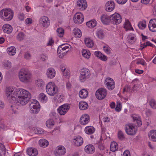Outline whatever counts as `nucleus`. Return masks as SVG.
Listing matches in <instances>:
<instances>
[{
	"mask_svg": "<svg viewBox=\"0 0 156 156\" xmlns=\"http://www.w3.org/2000/svg\"><path fill=\"white\" fill-rule=\"evenodd\" d=\"M16 103L19 106H23L27 104L31 98L30 93L23 89H18L16 90Z\"/></svg>",
	"mask_w": 156,
	"mask_h": 156,
	"instance_id": "f257e3e1",
	"label": "nucleus"
},
{
	"mask_svg": "<svg viewBox=\"0 0 156 156\" xmlns=\"http://www.w3.org/2000/svg\"><path fill=\"white\" fill-rule=\"evenodd\" d=\"M31 74L29 70L27 68H23L19 73V78L20 81L25 83L30 82Z\"/></svg>",
	"mask_w": 156,
	"mask_h": 156,
	"instance_id": "f03ea898",
	"label": "nucleus"
},
{
	"mask_svg": "<svg viewBox=\"0 0 156 156\" xmlns=\"http://www.w3.org/2000/svg\"><path fill=\"white\" fill-rule=\"evenodd\" d=\"M13 16V12L10 9H5L0 11L1 18L6 21L11 20Z\"/></svg>",
	"mask_w": 156,
	"mask_h": 156,
	"instance_id": "7ed1b4c3",
	"label": "nucleus"
},
{
	"mask_svg": "<svg viewBox=\"0 0 156 156\" xmlns=\"http://www.w3.org/2000/svg\"><path fill=\"white\" fill-rule=\"evenodd\" d=\"M46 90L47 94L50 96H54L58 92V89L53 82H49L47 84Z\"/></svg>",
	"mask_w": 156,
	"mask_h": 156,
	"instance_id": "20e7f679",
	"label": "nucleus"
},
{
	"mask_svg": "<svg viewBox=\"0 0 156 156\" xmlns=\"http://www.w3.org/2000/svg\"><path fill=\"white\" fill-rule=\"evenodd\" d=\"M90 76V72L87 68L82 69L80 72L79 80L80 82H83L88 79Z\"/></svg>",
	"mask_w": 156,
	"mask_h": 156,
	"instance_id": "39448f33",
	"label": "nucleus"
},
{
	"mask_svg": "<svg viewBox=\"0 0 156 156\" xmlns=\"http://www.w3.org/2000/svg\"><path fill=\"white\" fill-rule=\"evenodd\" d=\"M16 90L15 89L12 87L6 88L5 91V95L8 100L11 99H13L16 96Z\"/></svg>",
	"mask_w": 156,
	"mask_h": 156,
	"instance_id": "423d86ee",
	"label": "nucleus"
},
{
	"mask_svg": "<svg viewBox=\"0 0 156 156\" xmlns=\"http://www.w3.org/2000/svg\"><path fill=\"white\" fill-rule=\"evenodd\" d=\"M122 19L121 16L117 13L110 15V21L114 24L118 25L121 23Z\"/></svg>",
	"mask_w": 156,
	"mask_h": 156,
	"instance_id": "0eeeda50",
	"label": "nucleus"
},
{
	"mask_svg": "<svg viewBox=\"0 0 156 156\" xmlns=\"http://www.w3.org/2000/svg\"><path fill=\"white\" fill-rule=\"evenodd\" d=\"M125 131L129 135H133L136 134L137 129L133 124H129L125 126Z\"/></svg>",
	"mask_w": 156,
	"mask_h": 156,
	"instance_id": "6e6552de",
	"label": "nucleus"
},
{
	"mask_svg": "<svg viewBox=\"0 0 156 156\" xmlns=\"http://www.w3.org/2000/svg\"><path fill=\"white\" fill-rule=\"evenodd\" d=\"M30 112L31 113L37 114L38 113L40 110L39 103L37 101H34V103H32L30 105Z\"/></svg>",
	"mask_w": 156,
	"mask_h": 156,
	"instance_id": "1a4fd4ad",
	"label": "nucleus"
},
{
	"mask_svg": "<svg viewBox=\"0 0 156 156\" xmlns=\"http://www.w3.org/2000/svg\"><path fill=\"white\" fill-rule=\"evenodd\" d=\"M95 95L97 99L99 100H102L104 99L107 95L106 89L103 88H100L96 92Z\"/></svg>",
	"mask_w": 156,
	"mask_h": 156,
	"instance_id": "9d476101",
	"label": "nucleus"
},
{
	"mask_svg": "<svg viewBox=\"0 0 156 156\" xmlns=\"http://www.w3.org/2000/svg\"><path fill=\"white\" fill-rule=\"evenodd\" d=\"M66 151V150L63 146L59 145L56 148L54 151V154L55 156H62L64 155Z\"/></svg>",
	"mask_w": 156,
	"mask_h": 156,
	"instance_id": "9b49d317",
	"label": "nucleus"
},
{
	"mask_svg": "<svg viewBox=\"0 0 156 156\" xmlns=\"http://www.w3.org/2000/svg\"><path fill=\"white\" fill-rule=\"evenodd\" d=\"M39 21L41 25L43 27L47 28L50 25V19L45 16H43L41 17L39 19Z\"/></svg>",
	"mask_w": 156,
	"mask_h": 156,
	"instance_id": "f8f14e48",
	"label": "nucleus"
},
{
	"mask_svg": "<svg viewBox=\"0 0 156 156\" xmlns=\"http://www.w3.org/2000/svg\"><path fill=\"white\" fill-rule=\"evenodd\" d=\"M105 83L106 84L107 87L109 90H112L115 87V83L111 78L108 77L106 78L105 80Z\"/></svg>",
	"mask_w": 156,
	"mask_h": 156,
	"instance_id": "ddd939ff",
	"label": "nucleus"
},
{
	"mask_svg": "<svg viewBox=\"0 0 156 156\" xmlns=\"http://www.w3.org/2000/svg\"><path fill=\"white\" fill-rule=\"evenodd\" d=\"M70 108V106L67 104H65L60 106L57 109L58 111L61 115H64Z\"/></svg>",
	"mask_w": 156,
	"mask_h": 156,
	"instance_id": "4468645a",
	"label": "nucleus"
},
{
	"mask_svg": "<svg viewBox=\"0 0 156 156\" xmlns=\"http://www.w3.org/2000/svg\"><path fill=\"white\" fill-rule=\"evenodd\" d=\"M73 20L75 23L81 24L83 21V14L81 13H76L74 16Z\"/></svg>",
	"mask_w": 156,
	"mask_h": 156,
	"instance_id": "2eb2a0df",
	"label": "nucleus"
},
{
	"mask_svg": "<svg viewBox=\"0 0 156 156\" xmlns=\"http://www.w3.org/2000/svg\"><path fill=\"white\" fill-rule=\"evenodd\" d=\"M87 6V4L85 0H78L77 2V7L80 10H85Z\"/></svg>",
	"mask_w": 156,
	"mask_h": 156,
	"instance_id": "dca6fc26",
	"label": "nucleus"
},
{
	"mask_svg": "<svg viewBox=\"0 0 156 156\" xmlns=\"http://www.w3.org/2000/svg\"><path fill=\"white\" fill-rule=\"evenodd\" d=\"M90 121V117L89 115L87 114H84L80 117V122L81 125H84L87 124Z\"/></svg>",
	"mask_w": 156,
	"mask_h": 156,
	"instance_id": "f3484780",
	"label": "nucleus"
},
{
	"mask_svg": "<svg viewBox=\"0 0 156 156\" xmlns=\"http://www.w3.org/2000/svg\"><path fill=\"white\" fill-rule=\"evenodd\" d=\"M115 7L114 2L112 1H109L105 4V10L108 12H110L114 9Z\"/></svg>",
	"mask_w": 156,
	"mask_h": 156,
	"instance_id": "a211bd4d",
	"label": "nucleus"
},
{
	"mask_svg": "<svg viewBox=\"0 0 156 156\" xmlns=\"http://www.w3.org/2000/svg\"><path fill=\"white\" fill-rule=\"evenodd\" d=\"M83 142V138L80 136H78L73 139L74 145L77 147L81 146Z\"/></svg>",
	"mask_w": 156,
	"mask_h": 156,
	"instance_id": "6ab92c4d",
	"label": "nucleus"
},
{
	"mask_svg": "<svg viewBox=\"0 0 156 156\" xmlns=\"http://www.w3.org/2000/svg\"><path fill=\"white\" fill-rule=\"evenodd\" d=\"M148 27L149 30L151 31H156V19H151L149 22Z\"/></svg>",
	"mask_w": 156,
	"mask_h": 156,
	"instance_id": "aec40b11",
	"label": "nucleus"
},
{
	"mask_svg": "<svg viewBox=\"0 0 156 156\" xmlns=\"http://www.w3.org/2000/svg\"><path fill=\"white\" fill-rule=\"evenodd\" d=\"M84 150L85 152L87 153L92 154L94 152L95 148L93 145L89 144L85 146Z\"/></svg>",
	"mask_w": 156,
	"mask_h": 156,
	"instance_id": "412c9836",
	"label": "nucleus"
},
{
	"mask_svg": "<svg viewBox=\"0 0 156 156\" xmlns=\"http://www.w3.org/2000/svg\"><path fill=\"white\" fill-rule=\"evenodd\" d=\"M47 77L50 79L53 78L55 75V70L52 68H50L48 69L46 72Z\"/></svg>",
	"mask_w": 156,
	"mask_h": 156,
	"instance_id": "4be33fe9",
	"label": "nucleus"
},
{
	"mask_svg": "<svg viewBox=\"0 0 156 156\" xmlns=\"http://www.w3.org/2000/svg\"><path fill=\"white\" fill-rule=\"evenodd\" d=\"M27 151V154L30 156H36L38 154L37 150L32 147L28 148Z\"/></svg>",
	"mask_w": 156,
	"mask_h": 156,
	"instance_id": "5701e85b",
	"label": "nucleus"
},
{
	"mask_svg": "<svg viewBox=\"0 0 156 156\" xmlns=\"http://www.w3.org/2000/svg\"><path fill=\"white\" fill-rule=\"evenodd\" d=\"M84 42L86 46L89 48L92 47L94 45L93 41L89 37L85 38Z\"/></svg>",
	"mask_w": 156,
	"mask_h": 156,
	"instance_id": "b1692460",
	"label": "nucleus"
},
{
	"mask_svg": "<svg viewBox=\"0 0 156 156\" xmlns=\"http://www.w3.org/2000/svg\"><path fill=\"white\" fill-rule=\"evenodd\" d=\"M3 30L4 32L7 34L11 33L12 30V26L8 24H5L3 26Z\"/></svg>",
	"mask_w": 156,
	"mask_h": 156,
	"instance_id": "393cba45",
	"label": "nucleus"
},
{
	"mask_svg": "<svg viewBox=\"0 0 156 156\" xmlns=\"http://www.w3.org/2000/svg\"><path fill=\"white\" fill-rule=\"evenodd\" d=\"M101 20L104 24H107L110 21V16L109 17L106 14H103L101 17Z\"/></svg>",
	"mask_w": 156,
	"mask_h": 156,
	"instance_id": "a878e982",
	"label": "nucleus"
},
{
	"mask_svg": "<svg viewBox=\"0 0 156 156\" xmlns=\"http://www.w3.org/2000/svg\"><path fill=\"white\" fill-rule=\"evenodd\" d=\"M38 100L41 102L45 103L48 101V98L46 94L42 93L39 94Z\"/></svg>",
	"mask_w": 156,
	"mask_h": 156,
	"instance_id": "bb28decb",
	"label": "nucleus"
},
{
	"mask_svg": "<svg viewBox=\"0 0 156 156\" xmlns=\"http://www.w3.org/2000/svg\"><path fill=\"white\" fill-rule=\"evenodd\" d=\"M148 136L153 141L156 142V130H151L148 134Z\"/></svg>",
	"mask_w": 156,
	"mask_h": 156,
	"instance_id": "cd10ccee",
	"label": "nucleus"
},
{
	"mask_svg": "<svg viewBox=\"0 0 156 156\" xmlns=\"http://www.w3.org/2000/svg\"><path fill=\"white\" fill-rule=\"evenodd\" d=\"M95 130L94 128L91 126H87L84 129L85 133L88 134H93Z\"/></svg>",
	"mask_w": 156,
	"mask_h": 156,
	"instance_id": "c85d7f7f",
	"label": "nucleus"
},
{
	"mask_svg": "<svg viewBox=\"0 0 156 156\" xmlns=\"http://www.w3.org/2000/svg\"><path fill=\"white\" fill-rule=\"evenodd\" d=\"M88 95V91L85 89H83L81 90L79 93L80 97L82 99L86 98L87 97Z\"/></svg>",
	"mask_w": 156,
	"mask_h": 156,
	"instance_id": "c756f323",
	"label": "nucleus"
},
{
	"mask_svg": "<svg viewBox=\"0 0 156 156\" xmlns=\"http://www.w3.org/2000/svg\"><path fill=\"white\" fill-rule=\"evenodd\" d=\"M79 106L80 109L81 110H86L88 107V105L87 103L83 101L80 102L79 103Z\"/></svg>",
	"mask_w": 156,
	"mask_h": 156,
	"instance_id": "7c9ffc66",
	"label": "nucleus"
},
{
	"mask_svg": "<svg viewBox=\"0 0 156 156\" xmlns=\"http://www.w3.org/2000/svg\"><path fill=\"white\" fill-rule=\"evenodd\" d=\"M62 49L60 48H58L57 50V53L59 57L61 58H62L66 55L68 51L65 50H63L62 49Z\"/></svg>",
	"mask_w": 156,
	"mask_h": 156,
	"instance_id": "2f4dec72",
	"label": "nucleus"
},
{
	"mask_svg": "<svg viewBox=\"0 0 156 156\" xmlns=\"http://www.w3.org/2000/svg\"><path fill=\"white\" fill-rule=\"evenodd\" d=\"M124 28L126 30H133V29L131 26L130 23L128 20H126L124 24Z\"/></svg>",
	"mask_w": 156,
	"mask_h": 156,
	"instance_id": "473e14b6",
	"label": "nucleus"
},
{
	"mask_svg": "<svg viewBox=\"0 0 156 156\" xmlns=\"http://www.w3.org/2000/svg\"><path fill=\"white\" fill-rule=\"evenodd\" d=\"M97 24V21L94 20H91L86 23L87 26L90 28H92L96 26Z\"/></svg>",
	"mask_w": 156,
	"mask_h": 156,
	"instance_id": "72a5a7b5",
	"label": "nucleus"
},
{
	"mask_svg": "<svg viewBox=\"0 0 156 156\" xmlns=\"http://www.w3.org/2000/svg\"><path fill=\"white\" fill-rule=\"evenodd\" d=\"M7 52L10 55H13L16 53V49L14 46H11L7 49Z\"/></svg>",
	"mask_w": 156,
	"mask_h": 156,
	"instance_id": "f704fd0d",
	"label": "nucleus"
},
{
	"mask_svg": "<svg viewBox=\"0 0 156 156\" xmlns=\"http://www.w3.org/2000/svg\"><path fill=\"white\" fill-rule=\"evenodd\" d=\"M73 33L76 37L80 38L82 36L81 30L77 28H75L74 29Z\"/></svg>",
	"mask_w": 156,
	"mask_h": 156,
	"instance_id": "c9c22d12",
	"label": "nucleus"
},
{
	"mask_svg": "<svg viewBox=\"0 0 156 156\" xmlns=\"http://www.w3.org/2000/svg\"><path fill=\"white\" fill-rule=\"evenodd\" d=\"M39 145L43 147H47L49 144L48 141L45 139H41L39 141Z\"/></svg>",
	"mask_w": 156,
	"mask_h": 156,
	"instance_id": "e433bc0d",
	"label": "nucleus"
},
{
	"mask_svg": "<svg viewBox=\"0 0 156 156\" xmlns=\"http://www.w3.org/2000/svg\"><path fill=\"white\" fill-rule=\"evenodd\" d=\"M82 55L85 58L88 59L90 58L91 54L88 50L83 49L82 51Z\"/></svg>",
	"mask_w": 156,
	"mask_h": 156,
	"instance_id": "4c0bfd02",
	"label": "nucleus"
},
{
	"mask_svg": "<svg viewBox=\"0 0 156 156\" xmlns=\"http://www.w3.org/2000/svg\"><path fill=\"white\" fill-rule=\"evenodd\" d=\"M118 149V144L115 142H112L110 145V149L112 152H115Z\"/></svg>",
	"mask_w": 156,
	"mask_h": 156,
	"instance_id": "58836bf2",
	"label": "nucleus"
},
{
	"mask_svg": "<svg viewBox=\"0 0 156 156\" xmlns=\"http://www.w3.org/2000/svg\"><path fill=\"white\" fill-rule=\"evenodd\" d=\"M56 32H57V35L59 37H62L64 35V29L61 27L57 28Z\"/></svg>",
	"mask_w": 156,
	"mask_h": 156,
	"instance_id": "ea45409f",
	"label": "nucleus"
},
{
	"mask_svg": "<svg viewBox=\"0 0 156 156\" xmlns=\"http://www.w3.org/2000/svg\"><path fill=\"white\" fill-rule=\"evenodd\" d=\"M54 124V121L52 119H49L46 122V126L49 128H51L53 126Z\"/></svg>",
	"mask_w": 156,
	"mask_h": 156,
	"instance_id": "a19ab883",
	"label": "nucleus"
},
{
	"mask_svg": "<svg viewBox=\"0 0 156 156\" xmlns=\"http://www.w3.org/2000/svg\"><path fill=\"white\" fill-rule=\"evenodd\" d=\"M3 66L6 69H9L11 67L12 64L8 60L5 61L3 63Z\"/></svg>",
	"mask_w": 156,
	"mask_h": 156,
	"instance_id": "79ce46f5",
	"label": "nucleus"
},
{
	"mask_svg": "<svg viewBox=\"0 0 156 156\" xmlns=\"http://www.w3.org/2000/svg\"><path fill=\"white\" fill-rule=\"evenodd\" d=\"M6 151L4 145L0 143V156H5Z\"/></svg>",
	"mask_w": 156,
	"mask_h": 156,
	"instance_id": "37998d69",
	"label": "nucleus"
},
{
	"mask_svg": "<svg viewBox=\"0 0 156 156\" xmlns=\"http://www.w3.org/2000/svg\"><path fill=\"white\" fill-rule=\"evenodd\" d=\"M25 37L24 34L22 32H20L16 36V39L19 41H21L24 39Z\"/></svg>",
	"mask_w": 156,
	"mask_h": 156,
	"instance_id": "c03bdc74",
	"label": "nucleus"
},
{
	"mask_svg": "<svg viewBox=\"0 0 156 156\" xmlns=\"http://www.w3.org/2000/svg\"><path fill=\"white\" fill-rule=\"evenodd\" d=\"M146 22L145 21H142L140 22L138 24V26L139 28L141 29H144L146 27Z\"/></svg>",
	"mask_w": 156,
	"mask_h": 156,
	"instance_id": "a18cd8bd",
	"label": "nucleus"
},
{
	"mask_svg": "<svg viewBox=\"0 0 156 156\" xmlns=\"http://www.w3.org/2000/svg\"><path fill=\"white\" fill-rule=\"evenodd\" d=\"M96 35L99 38H103L104 36L103 31L101 29H98L97 31Z\"/></svg>",
	"mask_w": 156,
	"mask_h": 156,
	"instance_id": "49530a36",
	"label": "nucleus"
},
{
	"mask_svg": "<svg viewBox=\"0 0 156 156\" xmlns=\"http://www.w3.org/2000/svg\"><path fill=\"white\" fill-rule=\"evenodd\" d=\"M36 83L38 87L41 88L45 84V83L43 81L40 79L37 80L36 82Z\"/></svg>",
	"mask_w": 156,
	"mask_h": 156,
	"instance_id": "de8ad7c7",
	"label": "nucleus"
},
{
	"mask_svg": "<svg viewBox=\"0 0 156 156\" xmlns=\"http://www.w3.org/2000/svg\"><path fill=\"white\" fill-rule=\"evenodd\" d=\"M58 48H60L63 50H65L68 51L69 50V46L67 44H63L59 46Z\"/></svg>",
	"mask_w": 156,
	"mask_h": 156,
	"instance_id": "09e8293b",
	"label": "nucleus"
},
{
	"mask_svg": "<svg viewBox=\"0 0 156 156\" xmlns=\"http://www.w3.org/2000/svg\"><path fill=\"white\" fill-rule=\"evenodd\" d=\"M149 104L152 108L156 109V101L153 99H152L150 101Z\"/></svg>",
	"mask_w": 156,
	"mask_h": 156,
	"instance_id": "8fccbe9b",
	"label": "nucleus"
},
{
	"mask_svg": "<svg viewBox=\"0 0 156 156\" xmlns=\"http://www.w3.org/2000/svg\"><path fill=\"white\" fill-rule=\"evenodd\" d=\"M104 51L107 54H109L111 53V50L110 47L108 45H106L103 47Z\"/></svg>",
	"mask_w": 156,
	"mask_h": 156,
	"instance_id": "3c124183",
	"label": "nucleus"
},
{
	"mask_svg": "<svg viewBox=\"0 0 156 156\" xmlns=\"http://www.w3.org/2000/svg\"><path fill=\"white\" fill-rule=\"evenodd\" d=\"M64 71L62 72L64 76L66 77H69L70 75L69 71L66 68H64Z\"/></svg>",
	"mask_w": 156,
	"mask_h": 156,
	"instance_id": "603ef678",
	"label": "nucleus"
},
{
	"mask_svg": "<svg viewBox=\"0 0 156 156\" xmlns=\"http://www.w3.org/2000/svg\"><path fill=\"white\" fill-rule=\"evenodd\" d=\"M118 138L121 140H122L125 138L123 133L121 130L118 132Z\"/></svg>",
	"mask_w": 156,
	"mask_h": 156,
	"instance_id": "864d4df0",
	"label": "nucleus"
},
{
	"mask_svg": "<svg viewBox=\"0 0 156 156\" xmlns=\"http://www.w3.org/2000/svg\"><path fill=\"white\" fill-rule=\"evenodd\" d=\"M135 36L134 35H129V42H131L130 41H132L131 43L132 44L136 40V39L135 37Z\"/></svg>",
	"mask_w": 156,
	"mask_h": 156,
	"instance_id": "5fc2aeb1",
	"label": "nucleus"
},
{
	"mask_svg": "<svg viewBox=\"0 0 156 156\" xmlns=\"http://www.w3.org/2000/svg\"><path fill=\"white\" fill-rule=\"evenodd\" d=\"M131 92L132 90L130 87L126 85L123 88V92Z\"/></svg>",
	"mask_w": 156,
	"mask_h": 156,
	"instance_id": "6e6d98bb",
	"label": "nucleus"
},
{
	"mask_svg": "<svg viewBox=\"0 0 156 156\" xmlns=\"http://www.w3.org/2000/svg\"><path fill=\"white\" fill-rule=\"evenodd\" d=\"M122 108V106L120 103H117L116 106L115 108V110L116 111L119 112Z\"/></svg>",
	"mask_w": 156,
	"mask_h": 156,
	"instance_id": "4d7b16f0",
	"label": "nucleus"
},
{
	"mask_svg": "<svg viewBox=\"0 0 156 156\" xmlns=\"http://www.w3.org/2000/svg\"><path fill=\"white\" fill-rule=\"evenodd\" d=\"M34 130L36 133L38 134H42L44 132L43 130L39 128L35 129Z\"/></svg>",
	"mask_w": 156,
	"mask_h": 156,
	"instance_id": "13d9d810",
	"label": "nucleus"
},
{
	"mask_svg": "<svg viewBox=\"0 0 156 156\" xmlns=\"http://www.w3.org/2000/svg\"><path fill=\"white\" fill-rule=\"evenodd\" d=\"M50 116L55 119H57L58 117V114L54 112H52L50 114Z\"/></svg>",
	"mask_w": 156,
	"mask_h": 156,
	"instance_id": "bf43d9fd",
	"label": "nucleus"
},
{
	"mask_svg": "<svg viewBox=\"0 0 156 156\" xmlns=\"http://www.w3.org/2000/svg\"><path fill=\"white\" fill-rule=\"evenodd\" d=\"M41 60L43 61H45L48 59V55L46 54H42L41 55Z\"/></svg>",
	"mask_w": 156,
	"mask_h": 156,
	"instance_id": "052dcab7",
	"label": "nucleus"
},
{
	"mask_svg": "<svg viewBox=\"0 0 156 156\" xmlns=\"http://www.w3.org/2000/svg\"><path fill=\"white\" fill-rule=\"evenodd\" d=\"M99 59L103 61H105L107 60L108 57L105 55L102 54V55H101V57L100 56V57Z\"/></svg>",
	"mask_w": 156,
	"mask_h": 156,
	"instance_id": "680f3d73",
	"label": "nucleus"
},
{
	"mask_svg": "<svg viewBox=\"0 0 156 156\" xmlns=\"http://www.w3.org/2000/svg\"><path fill=\"white\" fill-rule=\"evenodd\" d=\"M58 99H56L57 102L58 103H61L63 101V98L60 95L57 96Z\"/></svg>",
	"mask_w": 156,
	"mask_h": 156,
	"instance_id": "e2e57ef3",
	"label": "nucleus"
},
{
	"mask_svg": "<svg viewBox=\"0 0 156 156\" xmlns=\"http://www.w3.org/2000/svg\"><path fill=\"white\" fill-rule=\"evenodd\" d=\"M102 53L100 51H96L94 52V55L98 58H100L101 55H102Z\"/></svg>",
	"mask_w": 156,
	"mask_h": 156,
	"instance_id": "0e129e2a",
	"label": "nucleus"
},
{
	"mask_svg": "<svg viewBox=\"0 0 156 156\" xmlns=\"http://www.w3.org/2000/svg\"><path fill=\"white\" fill-rule=\"evenodd\" d=\"M115 1L118 4L123 5L125 4L127 0H115Z\"/></svg>",
	"mask_w": 156,
	"mask_h": 156,
	"instance_id": "69168bd1",
	"label": "nucleus"
},
{
	"mask_svg": "<svg viewBox=\"0 0 156 156\" xmlns=\"http://www.w3.org/2000/svg\"><path fill=\"white\" fill-rule=\"evenodd\" d=\"M32 23V20L30 18H28L25 20V23L27 24H30Z\"/></svg>",
	"mask_w": 156,
	"mask_h": 156,
	"instance_id": "338daca9",
	"label": "nucleus"
},
{
	"mask_svg": "<svg viewBox=\"0 0 156 156\" xmlns=\"http://www.w3.org/2000/svg\"><path fill=\"white\" fill-rule=\"evenodd\" d=\"M131 117H132L134 121H135L136 120H137L139 118H140L139 117L138 115L136 114H133L132 115Z\"/></svg>",
	"mask_w": 156,
	"mask_h": 156,
	"instance_id": "774afa93",
	"label": "nucleus"
}]
</instances>
